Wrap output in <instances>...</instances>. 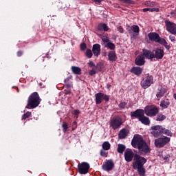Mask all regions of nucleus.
Masks as SVG:
<instances>
[{
  "mask_svg": "<svg viewBox=\"0 0 176 176\" xmlns=\"http://www.w3.org/2000/svg\"><path fill=\"white\" fill-rule=\"evenodd\" d=\"M41 104L39 94L36 92L32 93L28 98V104L25 107L27 109H34Z\"/></svg>",
  "mask_w": 176,
  "mask_h": 176,
  "instance_id": "7ed1b4c3",
  "label": "nucleus"
},
{
  "mask_svg": "<svg viewBox=\"0 0 176 176\" xmlns=\"http://www.w3.org/2000/svg\"><path fill=\"white\" fill-rule=\"evenodd\" d=\"M136 65H144L145 64V56L144 55L138 56L135 60Z\"/></svg>",
  "mask_w": 176,
  "mask_h": 176,
  "instance_id": "aec40b11",
  "label": "nucleus"
},
{
  "mask_svg": "<svg viewBox=\"0 0 176 176\" xmlns=\"http://www.w3.org/2000/svg\"><path fill=\"white\" fill-rule=\"evenodd\" d=\"M126 149V146L123 144H118V153H123Z\"/></svg>",
  "mask_w": 176,
  "mask_h": 176,
  "instance_id": "7c9ffc66",
  "label": "nucleus"
},
{
  "mask_svg": "<svg viewBox=\"0 0 176 176\" xmlns=\"http://www.w3.org/2000/svg\"><path fill=\"white\" fill-rule=\"evenodd\" d=\"M102 146L104 151H109L111 149V144L108 142H103Z\"/></svg>",
  "mask_w": 176,
  "mask_h": 176,
  "instance_id": "c756f323",
  "label": "nucleus"
},
{
  "mask_svg": "<svg viewBox=\"0 0 176 176\" xmlns=\"http://www.w3.org/2000/svg\"><path fill=\"white\" fill-rule=\"evenodd\" d=\"M123 122L120 117H114L110 120V126L113 129V130H116V129H119L120 126H122Z\"/></svg>",
  "mask_w": 176,
  "mask_h": 176,
  "instance_id": "0eeeda50",
  "label": "nucleus"
},
{
  "mask_svg": "<svg viewBox=\"0 0 176 176\" xmlns=\"http://www.w3.org/2000/svg\"><path fill=\"white\" fill-rule=\"evenodd\" d=\"M119 107L120 108H124V107H126V102H121L120 104H119Z\"/></svg>",
  "mask_w": 176,
  "mask_h": 176,
  "instance_id": "de8ad7c7",
  "label": "nucleus"
},
{
  "mask_svg": "<svg viewBox=\"0 0 176 176\" xmlns=\"http://www.w3.org/2000/svg\"><path fill=\"white\" fill-rule=\"evenodd\" d=\"M144 113L147 116H156L159 113V108L155 105L147 106L144 109Z\"/></svg>",
  "mask_w": 176,
  "mask_h": 176,
  "instance_id": "39448f33",
  "label": "nucleus"
},
{
  "mask_svg": "<svg viewBox=\"0 0 176 176\" xmlns=\"http://www.w3.org/2000/svg\"><path fill=\"white\" fill-rule=\"evenodd\" d=\"M88 65L89 67H91V68H97V67H96V65H94V63L93 61H90L89 63H88Z\"/></svg>",
  "mask_w": 176,
  "mask_h": 176,
  "instance_id": "37998d69",
  "label": "nucleus"
},
{
  "mask_svg": "<svg viewBox=\"0 0 176 176\" xmlns=\"http://www.w3.org/2000/svg\"><path fill=\"white\" fill-rule=\"evenodd\" d=\"M31 116V112L30 111H28L25 114H24L23 116H22V119L25 120V119L30 118Z\"/></svg>",
  "mask_w": 176,
  "mask_h": 176,
  "instance_id": "4c0bfd02",
  "label": "nucleus"
},
{
  "mask_svg": "<svg viewBox=\"0 0 176 176\" xmlns=\"http://www.w3.org/2000/svg\"><path fill=\"white\" fill-rule=\"evenodd\" d=\"M79 113H80L79 110H74L72 112L73 115H75V116H78L79 115Z\"/></svg>",
  "mask_w": 176,
  "mask_h": 176,
  "instance_id": "a18cd8bd",
  "label": "nucleus"
},
{
  "mask_svg": "<svg viewBox=\"0 0 176 176\" xmlns=\"http://www.w3.org/2000/svg\"><path fill=\"white\" fill-rule=\"evenodd\" d=\"M170 39L173 42H174V41H175V36H170Z\"/></svg>",
  "mask_w": 176,
  "mask_h": 176,
  "instance_id": "603ef678",
  "label": "nucleus"
},
{
  "mask_svg": "<svg viewBox=\"0 0 176 176\" xmlns=\"http://www.w3.org/2000/svg\"><path fill=\"white\" fill-rule=\"evenodd\" d=\"M80 49H81L82 50H86V43H82V44L80 45Z\"/></svg>",
  "mask_w": 176,
  "mask_h": 176,
  "instance_id": "c03bdc74",
  "label": "nucleus"
},
{
  "mask_svg": "<svg viewBox=\"0 0 176 176\" xmlns=\"http://www.w3.org/2000/svg\"><path fill=\"white\" fill-rule=\"evenodd\" d=\"M96 103L101 104L102 101H109V96L105 95L102 93H98L95 94Z\"/></svg>",
  "mask_w": 176,
  "mask_h": 176,
  "instance_id": "9d476101",
  "label": "nucleus"
},
{
  "mask_svg": "<svg viewBox=\"0 0 176 176\" xmlns=\"http://www.w3.org/2000/svg\"><path fill=\"white\" fill-rule=\"evenodd\" d=\"M148 38L153 42H156L157 43H160V45H164L166 46L167 45V41L164 38H160V36L155 32H151L148 34Z\"/></svg>",
  "mask_w": 176,
  "mask_h": 176,
  "instance_id": "20e7f679",
  "label": "nucleus"
},
{
  "mask_svg": "<svg viewBox=\"0 0 176 176\" xmlns=\"http://www.w3.org/2000/svg\"><path fill=\"white\" fill-rule=\"evenodd\" d=\"M165 119H166V116H164L163 114H159L157 116L156 120L157 122H162V120H165Z\"/></svg>",
  "mask_w": 176,
  "mask_h": 176,
  "instance_id": "473e14b6",
  "label": "nucleus"
},
{
  "mask_svg": "<svg viewBox=\"0 0 176 176\" xmlns=\"http://www.w3.org/2000/svg\"><path fill=\"white\" fill-rule=\"evenodd\" d=\"M90 165L87 162H82L78 164V171L80 174H87Z\"/></svg>",
  "mask_w": 176,
  "mask_h": 176,
  "instance_id": "9b49d317",
  "label": "nucleus"
},
{
  "mask_svg": "<svg viewBox=\"0 0 176 176\" xmlns=\"http://www.w3.org/2000/svg\"><path fill=\"white\" fill-rule=\"evenodd\" d=\"M102 167L104 171H111L115 167V164L111 160H107L103 163Z\"/></svg>",
  "mask_w": 176,
  "mask_h": 176,
  "instance_id": "ddd939ff",
  "label": "nucleus"
},
{
  "mask_svg": "<svg viewBox=\"0 0 176 176\" xmlns=\"http://www.w3.org/2000/svg\"><path fill=\"white\" fill-rule=\"evenodd\" d=\"M22 54H23V52H21V51H19V52H17V56H18V57H20Z\"/></svg>",
  "mask_w": 176,
  "mask_h": 176,
  "instance_id": "3c124183",
  "label": "nucleus"
},
{
  "mask_svg": "<svg viewBox=\"0 0 176 176\" xmlns=\"http://www.w3.org/2000/svg\"><path fill=\"white\" fill-rule=\"evenodd\" d=\"M128 31L129 34L134 32L135 35H138V34H140V27H138V25H132Z\"/></svg>",
  "mask_w": 176,
  "mask_h": 176,
  "instance_id": "412c9836",
  "label": "nucleus"
},
{
  "mask_svg": "<svg viewBox=\"0 0 176 176\" xmlns=\"http://www.w3.org/2000/svg\"><path fill=\"white\" fill-rule=\"evenodd\" d=\"M166 49H170V46H166Z\"/></svg>",
  "mask_w": 176,
  "mask_h": 176,
  "instance_id": "5fc2aeb1",
  "label": "nucleus"
},
{
  "mask_svg": "<svg viewBox=\"0 0 176 176\" xmlns=\"http://www.w3.org/2000/svg\"><path fill=\"white\" fill-rule=\"evenodd\" d=\"M164 56V51L163 50L158 48L155 50L154 58H157V60H162Z\"/></svg>",
  "mask_w": 176,
  "mask_h": 176,
  "instance_id": "6ab92c4d",
  "label": "nucleus"
},
{
  "mask_svg": "<svg viewBox=\"0 0 176 176\" xmlns=\"http://www.w3.org/2000/svg\"><path fill=\"white\" fill-rule=\"evenodd\" d=\"M159 8H144L142 10V12H159Z\"/></svg>",
  "mask_w": 176,
  "mask_h": 176,
  "instance_id": "2f4dec72",
  "label": "nucleus"
},
{
  "mask_svg": "<svg viewBox=\"0 0 176 176\" xmlns=\"http://www.w3.org/2000/svg\"><path fill=\"white\" fill-rule=\"evenodd\" d=\"M145 6H148V8H153L155 6V2L153 1H146L144 3Z\"/></svg>",
  "mask_w": 176,
  "mask_h": 176,
  "instance_id": "f704fd0d",
  "label": "nucleus"
},
{
  "mask_svg": "<svg viewBox=\"0 0 176 176\" xmlns=\"http://www.w3.org/2000/svg\"><path fill=\"white\" fill-rule=\"evenodd\" d=\"M69 93H71V91L67 92L66 94H69Z\"/></svg>",
  "mask_w": 176,
  "mask_h": 176,
  "instance_id": "6e6d98bb",
  "label": "nucleus"
},
{
  "mask_svg": "<svg viewBox=\"0 0 176 176\" xmlns=\"http://www.w3.org/2000/svg\"><path fill=\"white\" fill-rule=\"evenodd\" d=\"M66 86L67 87H71V86H72V84H67Z\"/></svg>",
  "mask_w": 176,
  "mask_h": 176,
  "instance_id": "864d4df0",
  "label": "nucleus"
},
{
  "mask_svg": "<svg viewBox=\"0 0 176 176\" xmlns=\"http://www.w3.org/2000/svg\"><path fill=\"white\" fill-rule=\"evenodd\" d=\"M94 1L95 2V3H96V5H100V3L102 2V0H94Z\"/></svg>",
  "mask_w": 176,
  "mask_h": 176,
  "instance_id": "09e8293b",
  "label": "nucleus"
},
{
  "mask_svg": "<svg viewBox=\"0 0 176 176\" xmlns=\"http://www.w3.org/2000/svg\"><path fill=\"white\" fill-rule=\"evenodd\" d=\"M162 126L160 125H155L151 126V134L155 138H157L162 134Z\"/></svg>",
  "mask_w": 176,
  "mask_h": 176,
  "instance_id": "4468645a",
  "label": "nucleus"
},
{
  "mask_svg": "<svg viewBox=\"0 0 176 176\" xmlns=\"http://www.w3.org/2000/svg\"><path fill=\"white\" fill-rule=\"evenodd\" d=\"M122 3H126L127 5H134V1L132 0H120Z\"/></svg>",
  "mask_w": 176,
  "mask_h": 176,
  "instance_id": "c9c22d12",
  "label": "nucleus"
},
{
  "mask_svg": "<svg viewBox=\"0 0 176 176\" xmlns=\"http://www.w3.org/2000/svg\"><path fill=\"white\" fill-rule=\"evenodd\" d=\"M133 148H137L139 151L140 155H148L151 152V148L144 141L142 137L140 135H135L131 142Z\"/></svg>",
  "mask_w": 176,
  "mask_h": 176,
  "instance_id": "f257e3e1",
  "label": "nucleus"
},
{
  "mask_svg": "<svg viewBox=\"0 0 176 176\" xmlns=\"http://www.w3.org/2000/svg\"><path fill=\"white\" fill-rule=\"evenodd\" d=\"M145 115V111L143 109H138L135 111L131 113L132 118H138L139 120L140 118H142Z\"/></svg>",
  "mask_w": 176,
  "mask_h": 176,
  "instance_id": "dca6fc26",
  "label": "nucleus"
},
{
  "mask_svg": "<svg viewBox=\"0 0 176 176\" xmlns=\"http://www.w3.org/2000/svg\"><path fill=\"white\" fill-rule=\"evenodd\" d=\"M134 153L131 149H126L124 152V159L126 162H133V159H134Z\"/></svg>",
  "mask_w": 176,
  "mask_h": 176,
  "instance_id": "2eb2a0df",
  "label": "nucleus"
},
{
  "mask_svg": "<svg viewBox=\"0 0 176 176\" xmlns=\"http://www.w3.org/2000/svg\"><path fill=\"white\" fill-rule=\"evenodd\" d=\"M118 31H119V32H120L121 34H123V28H122V26H119L118 28Z\"/></svg>",
  "mask_w": 176,
  "mask_h": 176,
  "instance_id": "49530a36",
  "label": "nucleus"
},
{
  "mask_svg": "<svg viewBox=\"0 0 176 176\" xmlns=\"http://www.w3.org/2000/svg\"><path fill=\"white\" fill-rule=\"evenodd\" d=\"M146 163V160L144 157H141L138 154H135L134 156L133 162L132 163V167L134 170H137L139 175L145 176L146 171L144 168V164Z\"/></svg>",
  "mask_w": 176,
  "mask_h": 176,
  "instance_id": "f03ea898",
  "label": "nucleus"
},
{
  "mask_svg": "<svg viewBox=\"0 0 176 176\" xmlns=\"http://www.w3.org/2000/svg\"><path fill=\"white\" fill-rule=\"evenodd\" d=\"M169 105L170 101H168V100H162L160 102V107L164 109L168 108Z\"/></svg>",
  "mask_w": 176,
  "mask_h": 176,
  "instance_id": "cd10ccee",
  "label": "nucleus"
},
{
  "mask_svg": "<svg viewBox=\"0 0 176 176\" xmlns=\"http://www.w3.org/2000/svg\"><path fill=\"white\" fill-rule=\"evenodd\" d=\"M153 83V77L152 76H147L141 81V86L143 89H148Z\"/></svg>",
  "mask_w": 176,
  "mask_h": 176,
  "instance_id": "6e6552de",
  "label": "nucleus"
},
{
  "mask_svg": "<svg viewBox=\"0 0 176 176\" xmlns=\"http://www.w3.org/2000/svg\"><path fill=\"white\" fill-rule=\"evenodd\" d=\"M92 52L96 57H98L101 54V45L100 44L94 45Z\"/></svg>",
  "mask_w": 176,
  "mask_h": 176,
  "instance_id": "f3484780",
  "label": "nucleus"
},
{
  "mask_svg": "<svg viewBox=\"0 0 176 176\" xmlns=\"http://www.w3.org/2000/svg\"><path fill=\"white\" fill-rule=\"evenodd\" d=\"M72 79V77H67L66 79H65V83H68Z\"/></svg>",
  "mask_w": 176,
  "mask_h": 176,
  "instance_id": "8fccbe9b",
  "label": "nucleus"
},
{
  "mask_svg": "<svg viewBox=\"0 0 176 176\" xmlns=\"http://www.w3.org/2000/svg\"><path fill=\"white\" fill-rule=\"evenodd\" d=\"M162 134H165V135H168V137H172L173 136V133H171V131L168 129H166L165 128H163L162 126Z\"/></svg>",
  "mask_w": 176,
  "mask_h": 176,
  "instance_id": "bb28decb",
  "label": "nucleus"
},
{
  "mask_svg": "<svg viewBox=\"0 0 176 176\" xmlns=\"http://www.w3.org/2000/svg\"><path fill=\"white\" fill-rule=\"evenodd\" d=\"M170 142V138L164 136L155 140V145L157 148H163Z\"/></svg>",
  "mask_w": 176,
  "mask_h": 176,
  "instance_id": "423d86ee",
  "label": "nucleus"
},
{
  "mask_svg": "<svg viewBox=\"0 0 176 176\" xmlns=\"http://www.w3.org/2000/svg\"><path fill=\"white\" fill-rule=\"evenodd\" d=\"M165 25L166 27V30L172 35H176V24L169 21H165Z\"/></svg>",
  "mask_w": 176,
  "mask_h": 176,
  "instance_id": "1a4fd4ad",
  "label": "nucleus"
},
{
  "mask_svg": "<svg viewBox=\"0 0 176 176\" xmlns=\"http://www.w3.org/2000/svg\"><path fill=\"white\" fill-rule=\"evenodd\" d=\"M127 134H129V131L126 129H124L120 131L118 137L121 139L126 138L127 137Z\"/></svg>",
  "mask_w": 176,
  "mask_h": 176,
  "instance_id": "5701e85b",
  "label": "nucleus"
},
{
  "mask_svg": "<svg viewBox=\"0 0 176 176\" xmlns=\"http://www.w3.org/2000/svg\"><path fill=\"white\" fill-rule=\"evenodd\" d=\"M131 72H132L133 74H134L135 75H137L138 76L141 75V74H142V68L139 67H133L131 69Z\"/></svg>",
  "mask_w": 176,
  "mask_h": 176,
  "instance_id": "4be33fe9",
  "label": "nucleus"
},
{
  "mask_svg": "<svg viewBox=\"0 0 176 176\" xmlns=\"http://www.w3.org/2000/svg\"><path fill=\"white\" fill-rule=\"evenodd\" d=\"M167 93V89L162 86H160L156 91V97L157 101H160V99L162 97H164V95Z\"/></svg>",
  "mask_w": 176,
  "mask_h": 176,
  "instance_id": "f8f14e48",
  "label": "nucleus"
},
{
  "mask_svg": "<svg viewBox=\"0 0 176 176\" xmlns=\"http://www.w3.org/2000/svg\"><path fill=\"white\" fill-rule=\"evenodd\" d=\"M98 30L99 31H108V30H109V28H108V26L107 25V24L105 23H100L98 25Z\"/></svg>",
  "mask_w": 176,
  "mask_h": 176,
  "instance_id": "a878e982",
  "label": "nucleus"
},
{
  "mask_svg": "<svg viewBox=\"0 0 176 176\" xmlns=\"http://www.w3.org/2000/svg\"><path fill=\"white\" fill-rule=\"evenodd\" d=\"M100 155L101 156H103V157H108V152H106L104 150L100 151Z\"/></svg>",
  "mask_w": 176,
  "mask_h": 176,
  "instance_id": "a19ab883",
  "label": "nucleus"
},
{
  "mask_svg": "<svg viewBox=\"0 0 176 176\" xmlns=\"http://www.w3.org/2000/svg\"><path fill=\"white\" fill-rule=\"evenodd\" d=\"M72 71L76 75H80L82 70L80 68L78 67H72Z\"/></svg>",
  "mask_w": 176,
  "mask_h": 176,
  "instance_id": "c85d7f7f",
  "label": "nucleus"
},
{
  "mask_svg": "<svg viewBox=\"0 0 176 176\" xmlns=\"http://www.w3.org/2000/svg\"><path fill=\"white\" fill-rule=\"evenodd\" d=\"M85 56L88 57V58H91V57H93V52H91V50L90 49L87 50Z\"/></svg>",
  "mask_w": 176,
  "mask_h": 176,
  "instance_id": "72a5a7b5",
  "label": "nucleus"
},
{
  "mask_svg": "<svg viewBox=\"0 0 176 176\" xmlns=\"http://www.w3.org/2000/svg\"><path fill=\"white\" fill-rule=\"evenodd\" d=\"M101 39L104 43H108V42H109V38L106 36H102Z\"/></svg>",
  "mask_w": 176,
  "mask_h": 176,
  "instance_id": "58836bf2",
  "label": "nucleus"
},
{
  "mask_svg": "<svg viewBox=\"0 0 176 176\" xmlns=\"http://www.w3.org/2000/svg\"><path fill=\"white\" fill-rule=\"evenodd\" d=\"M143 52V57H146L148 60H152V58H155V54L150 50H147L146 49L142 50Z\"/></svg>",
  "mask_w": 176,
  "mask_h": 176,
  "instance_id": "a211bd4d",
  "label": "nucleus"
},
{
  "mask_svg": "<svg viewBox=\"0 0 176 176\" xmlns=\"http://www.w3.org/2000/svg\"><path fill=\"white\" fill-rule=\"evenodd\" d=\"M139 120L140 122H142L143 124H146V126L151 124V120H149V118L146 117L144 115L142 116Z\"/></svg>",
  "mask_w": 176,
  "mask_h": 176,
  "instance_id": "b1692460",
  "label": "nucleus"
},
{
  "mask_svg": "<svg viewBox=\"0 0 176 176\" xmlns=\"http://www.w3.org/2000/svg\"><path fill=\"white\" fill-rule=\"evenodd\" d=\"M109 61H116V53H115V52L111 51L110 52H109Z\"/></svg>",
  "mask_w": 176,
  "mask_h": 176,
  "instance_id": "393cba45",
  "label": "nucleus"
},
{
  "mask_svg": "<svg viewBox=\"0 0 176 176\" xmlns=\"http://www.w3.org/2000/svg\"><path fill=\"white\" fill-rule=\"evenodd\" d=\"M97 74V72H96V68H94V69L90 70L89 72V74L91 75V76H93V75H96Z\"/></svg>",
  "mask_w": 176,
  "mask_h": 176,
  "instance_id": "79ce46f5",
  "label": "nucleus"
},
{
  "mask_svg": "<svg viewBox=\"0 0 176 176\" xmlns=\"http://www.w3.org/2000/svg\"><path fill=\"white\" fill-rule=\"evenodd\" d=\"M106 47H108L111 50H113L115 49V44L112 43H107V44L105 45Z\"/></svg>",
  "mask_w": 176,
  "mask_h": 176,
  "instance_id": "e433bc0d",
  "label": "nucleus"
},
{
  "mask_svg": "<svg viewBox=\"0 0 176 176\" xmlns=\"http://www.w3.org/2000/svg\"><path fill=\"white\" fill-rule=\"evenodd\" d=\"M62 127L63 129L64 133H67V130H68V125L67 124V123L64 122L62 125Z\"/></svg>",
  "mask_w": 176,
  "mask_h": 176,
  "instance_id": "ea45409f",
  "label": "nucleus"
}]
</instances>
